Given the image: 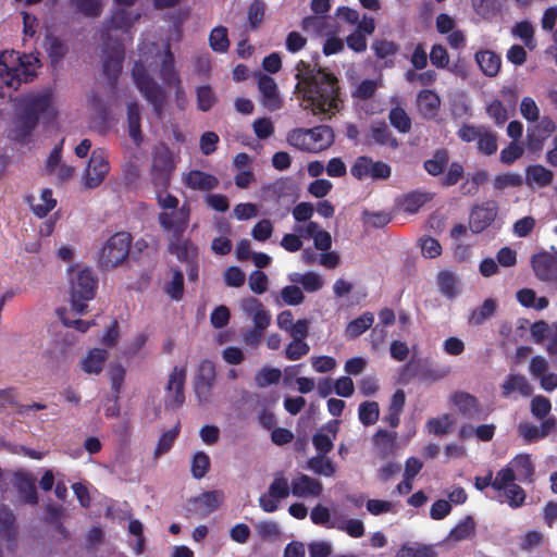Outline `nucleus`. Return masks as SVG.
I'll return each instance as SVG.
<instances>
[{"instance_id": "obj_60", "label": "nucleus", "mask_w": 557, "mask_h": 557, "mask_svg": "<svg viewBox=\"0 0 557 557\" xmlns=\"http://www.w3.org/2000/svg\"><path fill=\"white\" fill-rule=\"evenodd\" d=\"M281 375L282 374L278 369L264 367L257 372L255 381L259 387H265L277 383L281 379Z\"/></svg>"}, {"instance_id": "obj_28", "label": "nucleus", "mask_w": 557, "mask_h": 557, "mask_svg": "<svg viewBox=\"0 0 557 557\" xmlns=\"http://www.w3.org/2000/svg\"><path fill=\"white\" fill-rule=\"evenodd\" d=\"M512 393L528 397L532 394V386L522 374H509L502 384V394L509 397Z\"/></svg>"}, {"instance_id": "obj_42", "label": "nucleus", "mask_w": 557, "mask_h": 557, "mask_svg": "<svg viewBox=\"0 0 557 557\" xmlns=\"http://www.w3.org/2000/svg\"><path fill=\"white\" fill-rule=\"evenodd\" d=\"M388 120L391 125L400 133L406 134L411 129V119L399 106H396L389 110Z\"/></svg>"}, {"instance_id": "obj_44", "label": "nucleus", "mask_w": 557, "mask_h": 557, "mask_svg": "<svg viewBox=\"0 0 557 557\" xmlns=\"http://www.w3.org/2000/svg\"><path fill=\"white\" fill-rule=\"evenodd\" d=\"M75 12L86 17H98L102 12L101 0H70Z\"/></svg>"}, {"instance_id": "obj_49", "label": "nucleus", "mask_w": 557, "mask_h": 557, "mask_svg": "<svg viewBox=\"0 0 557 557\" xmlns=\"http://www.w3.org/2000/svg\"><path fill=\"white\" fill-rule=\"evenodd\" d=\"M40 201V203L32 205V209L38 218H45L57 206V200L53 198L50 188L41 190Z\"/></svg>"}, {"instance_id": "obj_48", "label": "nucleus", "mask_w": 557, "mask_h": 557, "mask_svg": "<svg viewBox=\"0 0 557 557\" xmlns=\"http://www.w3.org/2000/svg\"><path fill=\"white\" fill-rule=\"evenodd\" d=\"M308 468L315 474L324 476H332L335 473V466L333 461L320 454L318 456L311 457L308 460Z\"/></svg>"}, {"instance_id": "obj_62", "label": "nucleus", "mask_w": 557, "mask_h": 557, "mask_svg": "<svg viewBox=\"0 0 557 557\" xmlns=\"http://www.w3.org/2000/svg\"><path fill=\"white\" fill-rule=\"evenodd\" d=\"M397 557H436V553L428 545L417 547L403 545L397 553Z\"/></svg>"}, {"instance_id": "obj_37", "label": "nucleus", "mask_w": 557, "mask_h": 557, "mask_svg": "<svg viewBox=\"0 0 557 557\" xmlns=\"http://www.w3.org/2000/svg\"><path fill=\"white\" fill-rule=\"evenodd\" d=\"M374 322V315L371 312H364L358 318L350 321L345 330V335L349 339H354L369 330Z\"/></svg>"}, {"instance_id": "obj_45", "label": "nucleus", "mask_w": 557, "mask_h": 557, "mask_svg": "<svg viewBox=\"0 0 557 557\" xmlns=\"http://www.w3.org/2000/svg\"><path fill=\"white\" fill-rule=\"evenodd\" d=\"M165 294H168L174 300H181L184 295V275L180 269H173V277L170 282H166L163 287Z\"/></svg>"}, {"instance_id": "obj_39", "label": "nucleus", "mask_w": 557, "mask_h": 557, "mask_svg": "<svg viewBox=\"0 0 557 557\" xmlns=\"http://www.w3.org/2000/svg\"><path fill=\"white\" fill-rule=\"evenodd\" d=\"M509 465L512 468L517 479L532 482L534 467L529 455H519L513 458Z\"/></svg>"}, {"instance_id": "obj_36", "label": "nucleus", "mask_w": 557, "mask_h": 557, "mask_svg": "<svg viewBox=\"0 0 557 557\" xmlns=\"http://www.w3.org/2000/svg\"><path fill=\"white\" fill-rule=\"evenodd\" d=\"M475 61L486 76H496L500 70L502 60L499 55L493 51L484 50L476 52Z\"/></svg>"}, {"instance_id": "obj_52", "label": "nucleus", "mask_w": 557, "mask_h": 557, "mask_svg": "<svg viewBox=\"0 0 557 557\" xmlns=\"http://www.w3.org/2000/svg\"><path fill=\"white\" fill-rule=\"evenodd\" d=\"M210 469V458L203 451H197L191 460V475L195 479H202Z\"/></svg>"}, {"instance_id": "obj_35", "label": "nucleus", "mask_w": 557, "mask_h": 557, "mask_svg": "<svg viewBox=\"0 0 557 557\" xmlns=\"http://www.w3.org/2000/svg\"><path fill=\"white\" fill-rule=\"evenodd\" d=\"M433 195L430 193H424L421 190H413L406 195H404L403 199L399 202L401 209L409 213H417L420 208H422L426 202L431 201Z\"/></svg>"}, {"instance_id": "obj_5", "label": "nucleus", "mask_w": 557, "mask_h": 557, "mask_svg": "<svg viewBox=\"0 0 557 557\" xmlns=\"http://www.w3.org/2000/svg\"><path fill=\"white\" fill-rule=\"evenodd\" d=\"M98 287V277L88 269L79 270L71 277V304L77 314L85 313L87 301L91 300Z\"/></svg>"}, {"instance_id": "obj_14", "label": "nucleus", "mask_w": 557, "mask_h": 557, "mask_svg": "<svg viewBox=\"0 0 557 557\" xmlns=\"http://www.w3.org/2000/svg\"><path fill=\"white\" fill-rule=\"evenodd\" d=\"M497 211L498 207L494 200L475 206L470 214V226L473 232L479 233L486 228L495 220Z\"/></svg>"}, {"instance_id": "obj_21", "label": "nucleus", "mask_w": 557, "mask_h": 557, "mask_svg": "<svg viewBox=\"0 0 557 557\" xmlns=\"http://www.w3.org/2000/svg\"><path fill=\"white\" fill-rule=\"evenodd\" d=\"M15 516L11 509L3 506L0 508V535L7 542V548L14 552L16 548Z\"/></svg>"}, {"instance_id": "obj_17", "label": "nucleus", "mask_w": 557, "mask_h": 557, "mask_svg": "<svg viewBox=\"0 0 557 557\" xmlns=\"http://www.w3.org/2000/svg\"><path fill=\"white\" fill-rule=\"evenodd\" d=\"M222 497L220 491L205 492L190 500L193 507L189 511L200 518L208 517L219 508Z\"/></svg>"}, {"instance_id": "obj_54", "label": "nucleus", "mask_w": 557, "mask_h": 557, "mask_svg": "<svg viewBox=\"0 0 557 557\" xmlns=\"http://www.w3.org/2000/svg\"><path fill=\"white\" fill-rule=\"evenodd\" d=\"M512 34L515 36L519 37L529 49L532 50L535 48V41L533 38L534 28L530 22L523 21V22L518 23L512 28Z\"/></svg>"}, {"instance_id": "obj_41", "label": "nucleus", "mask_w": 557, "mask_h": 557, "mask_svg": "<svg viewBox=\"0 0 557 557\" xmlns=\"http://www.w3.org/2000/svg\"><path fill=\"white\" fill-rule=\"evenodd\" d=\"M455 407L466 418H474L480 413L475 398L467 393L455 394Z\"/></svg>"}, {"instance_id": "obj_43", "label": "nucleus", "mask_w": 557, "mask_h": 557, "mask_svg": "<svg viewBox=\"0 0 557 557\" xmlns=\"http://www.w3.org/2000/svg\"><path fill=\"white\" fill-rule=\"evenodd\" d=\"M209 45L210 48L215 52H226L230 47L227 28L224 26L214 27L209 35Z\"/></svg>"}, {"instance_id": "obj_40", "label": "nucleus", "mask_w": 557, "mask_h": 557, "mask_svg": "<svg viewBox=\"0 0 557 557\" xmlns=\"http://www.w3.org/2000/svg\"><path fill=\"white\" fill-rule=\"evenodd\" d=\"M395 433H389L386 430L380 429L373 436V443L377 453L383 457H387L394 453L395 448Z\"/></svg>"}, {"instance_id": "obj_22", "label": "nucleus", "mask_w": 557, "mask_h": 557, "mask_svg": "<svg viewBox=\"0 0 557 557\" xmlns=\"http://www.w3.org/2000/svg\"><path fill=\"white\" fill-rule=\"evenodd\" d=\"M338 421L329 422L312 436V444L318 454L325 456L333 449V440L336 437Z\"/></svg>"}, {"instance_id": "obj_55", "label": "nucleus", "mask_w": 557, "mask_h": 557, "mask_svg": "<svg viewBox=\"0 0 557 557\" xmlns=\"http://www.w3.org/2000/svg\"><path fill=\"white\" fill-rule=\"evenodd\" d=\"M540 112V108L533 98H522L520 102V114L527 122L535 123L536 121H539V119L541 117Z\"/></svg>"}, {"instance_id": "obj_38", "label": "nucleus", "mask_w": 557, "mask_h": 557, "mask_svg": "<svg viewBox=\"0 0 557 557\" xmlns=\"http://www.w3.org/2000/svg\"><path fill=\"white\" fill-rule=\"evenodd\" d=\"M497 301L492 298H487L484 300V302L473 309L469 315V323L472 325H480L491 319L496 309H497Z\"/></svg>"}, {"instance_id": "obj_47", "label": "nucleus", "mask_w": 557, "mask_h": 557, "mask_svg": "<svg viewBox=\"0 0 557 557\" xmlns=\"http://www.w3.org/2000/svg\"><path fill=\"white\" fill-rule=\"evenodd\" d=\"M180 434V423H177L173 429L165 431L159 438L157 447L154 449V457L158 458L171 450L174 445L175 440Z\"/></svg>"}, {"instance_id": "obj_25", "label": "nucleus", "mask_w": 557, "mask_h": 557, "mask_svg": "<svg viewBox=\"0 0 557 557\" xmlns=\"http://www.w3.org/2000/svg\"><path fill=\"white\" fill-rule=\"evenodd\" d=\"M168 250L182 262L196 260L198 256L197 247L189 239H183L182 237H171Z\"/></svg>"}, {"instance_id": "obj_18", "label": "nucleus", "mask_w": 557, "mask_h": 557, "mask_svg": "<svg viewBox=\"0 0 557 557\" xmlns=\"http://www.w3.org/2000/svg\"><path fill=\"white\" fill-rule=\"evenodd\" d=\"M138 17V14L136 16H132V14L125 9L115 10L111 15L110 21L101 32V40L113 41L111 35L112 30H123L127 33Z\"/></svg>"}, {"instance_id": "obj_16", "label": "nucleus", "mask_w": 557, "mask_h": 557, "mask_svg": "<svg viewBox=\"0 0 557 557\" xmlns=\"http://www.w3.org/2000/svg\"><path fill=\"white\" fill-rule=\"evenodd\" d=\"M159 75L165 86L176 89L177 96L183 94L182 82L175 69V59L170 45H168L164 50Z\"/></svg>"}, {"instance_id": "obj_32", "label": "nucleus", "mask_w": 557, "mask_h": 557, "mask_svg": "<svg viewBox=\"0 0 557 557\" xmlns=\"http://www.w3.org/2000/svg\"><path fill=\"white\" fill-rule=\"evenodd\" d=\"M441 104L440 97L437 94L430 89H423L418 92L417 96V106L420 113L426 117L431 119L436 115L438 107Z\"/></svg>"}, {"instance_id": "obj_34", "label": "nucleus", "mask_w": 557, "mask_h": 557, "mask_svg": "<svg viewBox=\"0 0 557 557\" xmlns=\"http://www.w3.org/2000/svg\"><path fill=\"white\" fill-rule=\"evenodd\" d=\"M553 172L543 165H531L525 172V182L530 187H545L553 182Z\"/></svg>"}, {"instance_id": "obj_50", "label": "nucleus", "mask_w": 557, "mask_h": 557, "mask_svg": "<svg viewBox=\"0 0 557 557\" xmlns=\"http://www.w3.org/2000/svg\"><path fill=\"white\" fill-rule=\"evenodd\" d=\"M329 527L337 529L339 531H344L354 539H359L364 534L363 522L359 519H349L342 523H336L335 521H333Z\"/></svg>"}, {"instance_id": "obj_4", "label": "nucleus", "mask_w": 557, "mask_h": 557, "mask_svg": "<svg viewBox=\"0 0 557 557\" xmlns=\"http://www.w3.org/2000/svg\"><path fill=\"white\" fill-rule=\"evenodd\" d=\"M132 77L143 97L152 106L154 114L160 117L165 104V90L148 74L141 61L134 63Z\"/></svg>"}, {"instance_id": "obj_30", "label": "nucleus", "mask_w": 557, "mask_h": 557, "mask_svg": "<svg viewBox=\"0 0 557 557\" xmlns=\"http://www.w3.org/2000/svg\"><path fill=\"white\" fill-rule=\"evenodd\" d=\"M140 122L139 104L132 101L127 104V128L128 135L136 146H139L144 140Z\"/></svg>"}, {"instance_id": "obj_13", "label": "nucleus", "mask_w": 557, "mask_h": 557, "mask_svg": "<svg viewBox=\"0 0 557 557\" xmlns=\"http://www.w3.org/2000/svg\"><path fill=\"white\" fill-rule=\"evenodd\" d=\"M190 210L188 206H182L170 213L162 212L159 214V223L164 231L171 232V237H183L188 226Z\"/></svg>"}, {"instance_id": "obj_24", "label": "nucleus", "mask_w": 557, "mask_h": 557, "mask_svg": "<svg viewBox=\"0 0 557 557\" xmlns=\"http://www.w3.org/2000/svg\"><path fill=\"white\" fill-rule=\"evenodd\" d=\"M532 126L528 127V139L530 144L536 141L542 144L548 137H550L557 129L555 121L547 115L539 119Z\"/></svg>"}, {"instance_id": "obj_11", "label": "nucleus", "mask_w": 557, "mask_h": 557, "mask_svg": "<svg viewBox=\"0 0 557 557\" xmlns=\"http://www.w3.org/2000/svg\"><path fill=\"white\" fill-rule=\"evenodd\" d=\"M175 169L173 153L168 147L158 149L152 159V181L158 186L168 187L170 177Z\"/></svg>"}, {"instance_id": "obj_20", "label": "nucleus", "mask_w": 557, "mask_h": 557, "mask_svg": "<svg viewBox=\"0 0 557 557\" xmlns=\"http://www.w3.org/2000/svg\"><path fill=\"white\" fill-rule=\"evenodd\" d=\"M258 88L262 96L263 106L270 111L281 109L282 99L278 96L277 85L269 75H261L258 79Z\"/></svg>"}, {"instance_id": "obj_23", "label": "nucleus", "mask_w": 557, "mask_h": 557, "mask_svg": "<svg viewBox=\"0 0 557 557\" xmlns=\"http://www.w3.org/2000/svg\"><path fill=\"white\" fill-rule=\"evenodd\" d=\"M244 310L252 317L255 327L264 331L271 322V315L262 305V302L255 298L249 297L243 302Z\"/></svg>"}, {"instance_id": "obj_33", "label": "nucleus", "mask_w": 557, "mask_h": 557, "mask_svg": "<svg viewBox=\"0 0 557 557\" xmlns=\"http://www.w3.org/2000/svg\"><path fill=\"white\" fill-rule=\"evenodd\" d=\"M556 426L555 419H546L540 426L532 424H521L519 426L520 435L528 442H534L544 438L548 435Z\"/></svg>"}, {"instance_id": "obj_19", "label": "nucleus", "mask_w": 557, "mask_h": 557, "mask_svg": "<svg viewBox=\"0 0 557 557\" xmlns=\"http://www.w3.org/2000/svg\"><path fill=\"white\" fill-rule=\"evenodd\" d=\"M290 488L292 494L298 498L319 497L323 492L319 480L302 473L292 481Z\"/></svg>"}, {"instance_id": "obj_27", "label": "nucleus", "mask_w": 557, "mask_h": 557, "mask_svg": "<svg viewBox=\"0 0 557 557\" xmlns=\"http://www.w3.org/2000/svg\"><path fill=\"white\" fill-rule=\"evenodd\" d=\"M185 184L190 189L208 191L214 189L218 186L219 181L212 174L200 170H191L186 175Z\"/></svg>"}, {"instance_id": "obj_1", "label": "nucleus", "mask_w": 557, "mask_h": 557, "mask_svg": "<svg viewBox=\"0 0 557 557\" xmlns=\"http://www.w3.org/2000/svg\"><path fill=\"white\" fill-rule=\"evenodd\" d=\"M305 86L298 90L305 101V109L314 115H334L343 108L339 81L336 75L324 67H318L315 75L302 82Z\"/></svg>"}, {"instance_id": "obj_2", "label": "nucleus", "mask_w": 557, "mask_h": 557, "mask_svg": "<svg viewBox=\"0 0 557 557\" xmlns=\"http://www.w3.org/2000/svg\"><path fill=\"white\" fill-rule=\"evenodd\" d=\"M52 101L53 91L51 89L27 94L21 98L18 102L20 112L14 126V137L17 141L25 143L37 127L41 115L55 114Z\"/></svg>"}, {"instance_id": "obj_63", "label": "nucleus", "mask_w": 557, "mask_h": 557, "mask_svg": "<svg viewBox=\"0 0 557 557\" xmlns=\"http://www.w3.org/2000/svg\"><path fill=\"white\" fill-rule=\"evenodd\" d=\"M216 98L210 86H200L197 88V106L198 109L207 112L215 103Z\"/></svg>"}, {"instance_id": "obj_64", "label": "nucleus", "mask_w": 557, "mask_h": 557, "mask_svg": "<svg viewBox=\"0 0 557 557\" xmlns=\"http://www.w3.org/2000/svg\"><path fill=\"white\" fill-rule=\"evenodd\" d=\"M248 284L251 292L260 295L268 289L269 278L263 271L255 270L249 275Z\"/></svg>"}, {"instance_id": "obj_8", "label": "nucleus", "mask_w": 557, "mask_h": 557, "mask_svg": "<svg viewBox=\"0 0 557 557\" xmlns=\"http://www.w3.org/2000/svg\"><path fill=\"white\" fill-rule=\"evenodd\" d=\"M110 171L108 152L102 148L92 150L85 170L83 185L86 189L99 187Z\"/></svg>"}, {"instance_id": "obj_3", "label": "nucleus", "mask_w": 557, "mask_h": 557, "mask_svg": "<svg viewBox=\"0 0 557 557\" xmlns=\"http://www.w3.org/2000/svg\"><path fill=\"white\" fill-rule=\"evenodd\" d=\"M334 137L331 126L318 125L312 128H294L288 132L286 140L298 150L319 153L333 145Z\"/></svg>"}, {"instance_id": "obj_9", "label": "nucleus", "mask_w": 557, "mask_h": 557, "mask_svg": "<svg viewBox=\"0 0 557 557\" xmlns=\"http://www.w3.org/2000/svg\"><path fill=\"white\" fill-rule=\"evenodd\" d=\"M186 374V368L178 366H175L170 373L164 395L165 409H178L184 405Z\"/></svg>"}, {"instance_id": "obj_57", "label": "nucleus", "mask_w": 557, "mask_h": 557, "mask_svg": "<svg viewBox=\"0 0 557 557\" xmlns=\"http://www.w3.org/2000/svg\"><path fill=\"white\" fill-rule=\"evenodd\" d=\"M310 350L305 339H294L286 346L285 357L288 360L296 361L306 356Z\"/></svg>"}, {"instance_id": "obj_12", "label": "nucleus", "mask_w": 557, "mask_h": 557, "mask_svg": "<svg viewBox=\"0 0 557 557\" xmlns=\"http://www.w3.org/2000/svg\"><path fill=\"white\" fill-rule=\"evenodd\" d=\"M215 381V366L210 360H202L197 369L194 391L200 403L208 401Z\"/></svg>"}, {"instance_id": "obj_58", "label": "nucleus", "mask_w": 557, "mask_h": 557, "mask_svg": "<svg viewBox=\"0 0 557 557\" xmlns=\"http://www.w3.org/2000/svg\"><path fill=\"white\" fill-rule=\"evenodd\" d=\"M377 87L379 84L376 81L363 79L351 92V97L362 101L369 100L375 95Z\"/></svg>"}, {"instance_id": "obj_46", "label": "nucleus", "mask_w": 557, "mask_h": 557, "mask_svg": "<svg viewBox=\"0 0 557 557\" xmlns=\"http://www.w3.org/2000/svg\"><path fill=\"white\" fill-rule=\"evenodd\" d=\"M358 416L360 422L368 426L379 420L380 408L376 401H363L359 405Z\"/></svg>"}, {"instance_id": "obj_15", "label": "nucleus", "mask_w": 557, "mask_h": 557, "mask_svg": "<svg viewBox=\"0 0 557 557\" xmlns=\"http://www.w3.org/2000/svg\"><path fill=\"white\" fill-rule=\"evenodd\" d=\"M531 264L535 276L543 282L557 281V260L548 252L532 257Z\"/></svg>"}, {"instance_id": "obj_59", "label": "nucleus", "mask_w": 557, "mask_h": 557, "mask_svg": "<svg viewBox=\"0 0 557 557\" xmlns=\"http://www.w3.org/2000/svg\"><path fill=\"white\" fill-rule=\"evenodd\" d=\"M265 3L261 0H253L248 7V23L250 28L256 29L263 21Z\"/></svg>"}, {"instance_id": "obj_53", "label": "nucleus", "mask_w": 557, "mask_h": 557, "mask_svg": "<svg viewBox=\"0 0 557 557\" xmlns=\"http://www.w3.org/2000/svg\"><path fill=\"white\" fill-rule=\"evenodd\" d=\"M270 496L276 497L278 500L289 496L292 488L287 479L282 474H277L269 486Z\"/></svg>"}, {"instance_id": "obj_26", "label": "nucleus", "mask_w": 557, "mask_h": 557, "mask_svg": "<svg viewBox=\"0 0 557 557\" xmlns=\"http://www.w3.org/2000/svg\"><path fill=\"white\" fill-rule=\"evenodd\" d=\"M368 143L387 146L392 149H396L399 145L397 138L389 131L385 122H377L371 125L368 134Z\"/></svg>"}, {"instance_id": "obj_10", "label": "nucleus", "mask_w": 557, "mask_h": 557, "mask_svg": "<svg viewBox=\"0 0 557 557\" xmlns=\"http://www.w3.org/2000/svg\"><path fill=\"white\" fill-rule=\"evenodd\" d=\"M350 173L359 181L366 178L387 180L391 177L392 169L383 161H373L370 157L360 156L350 168Z\"/></svg>"}, {"instance_id": "obj_6", "label": "nucleus", "mask_w": 557, "mask_h": 557, "mask_svg": "<svg viewBox=\"0 0 557 557\" xmlns=\"http://www.w3.org/2000/svg\"><path fill=\"white\" fill-rule=\"evenodd\" d=\"M132 244V235L127 232L113 234L104 244L99 257V265L103 270H111L124 262Z\"/></svg>"}, {"instance_id": "obj_56", "label": "nucleus", "mask_w": 557, "mask_h": 557, "mask_svg": "<svg viewBox=\"0 0 557 557\" xmlns=\"http://www.w3.org/2000/svg\"><path fill=\"white\" fill-rule=\"evenodd\" d=\"M126 370L121 363L112 364L109 369V377L111 381V389L113 394H116V398H120L122 392Z\"/></svg>"}, {"instance_id": "obj_51", "label": "nucleus", "mask_w": 557, "mask_h": 557, "mask_svg": "<svg viewBox=\"0 0 557 557\" xmlns=\"http://www.w3.org/2000/svg\"><path fill=\"white\" fill-rule=\"evenodd\" d=\"M67 50V45L59 37H47V51L52 62L61 61L66 55Z\"/></svg>"}, {"instance_id": "obj_7", "label": "nucleus", "mask_w": 557, "mask_h": 557, "mask_svg": "<svg viewBox=\"0 0 557 557\" xmlns=\"http://www.w3.org/2000/svg\"><path fill=\"white\" fill-rule=\"evenodd\" d=\"M103 63L102 72L108 77L112 88H115L117 78L122 72L125 49L120 39L113 41L102 40Z\"/></svg>"}, {"instance_id": "obj_31", "label": "nucleus", "mask_w": 557, "mask_h": 557, "mask_svg": "<svg viewBox=\"0 0 557 557\" xmlns=\"http://www.w3.org/2000/svg\"><path fill=\"white\" fill-rule=\"evenodd\" d=\"M108 351L102 348L90 349L81 361V368L88 374H99L108 359Z\"/></svg>"}, {"instance_id": "obj_29", "label": "nucleus", "mask_w": 557, "mask_h": 557, "mask_svg": "<svg viewBox=\"0 0 557 557\" xmlns=\"http://www.w3.org/2000/svg\"><path fill=\"white\" fill-rule=\"evenodd\" d=\"M371 49L379 60H384L385 67L395 65L394 58L399 51V45L386 39H376L372 42Z\"/></svg>"}, {"instance_id": "obj_61", "label": "nucleus", "mask_w": 557, "mask_h": 557, "mask_svg": "<svg viewBox=\"0 0 557 557\" xmlns=\"http://www.w3.org/2000/svg\"><path fill=\"white\" fill-rule=\"evenodd\" d=\"M301 28L305 32H311L313 34L320 35L326 27V16L325 15H310L302 18L300 23Z\"/></svg>"}]
</instances>
